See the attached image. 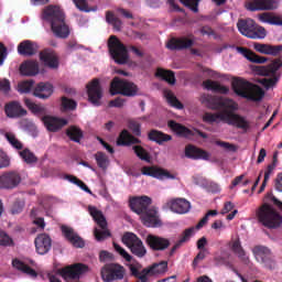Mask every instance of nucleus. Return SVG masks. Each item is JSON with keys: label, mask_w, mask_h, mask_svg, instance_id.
<instances>
[{"label": "nucleus", "mask_w": 282, "mask_h": 282, "mask_svg": "<svg viewBox=\"0 0 282 282\" xmlns=\"http://www.w3.org/2000/svg\"><path fill=\"white\" fill-rule=\"evenodd\" d=\"M200 101L208 109L220 112H205L203 115V121L207 124H213L215 122H225L231 127H237V129H243L245 131L250 128V123L246 118L235 113L239 109V105L230 98L217 97L213 95H203Z\"/></svg>", "instance_id": "obj_1"}, {"label": "nucleus", "mask_w": 282, "mask_h": 282, "mask_svg": "<svg viewBox=\"0 0 282 282\" xmlns=\"http://www.w3.org/2000/svg\"><path fill=\"white\" fill-rule=\"evenodd\" d=\"M43 21L50 23L51 30L57 39L69 36V26L65 22V12L58 6H47L42 13Z\"/></svg>", "instance_id": "obj_2"}, {"label": "nucleus", "mask_w": 282, "mask_h": 282, "mask_svg": "<svg viewBox=\"0 0 282 282\" xmlns=\"http://www.w3.org/2000/svg\"><path fill=\"white\" fill-rule=\"evenodd\" d=\"M234 94L251 102H261L265 96V90L257 84H252L243 78H237L231 84Z\"/></svg>", "instance_id": "obj_3"}, {"label": "nucleus", "mask_w": 282, "mask_h": 282, "mask_svg": "<svg viewBox=\"0 0 282 282\" xmlns=\"http://www.w3.org/2000/svg\"><path fill=\"white\" fill-rule=\"evenodd\" d=\"M257 217L265 228L276 229L282 225V216L272 207V205L264 203L257 212Z\"/></svg>", "instance_id": "obj_4"}, {"label": "nucleus", "mask_w": 282, "mask_h": 282, "mask_svg": "<svg viewBox=\"0 0 282 282\" xmlns=\"http://www.w3.org/2000/svg\"><path fill=\"white\" fill-rule=\"evenodd\" d=\"M237 29L242 36H246L247 39H265L268 36V31H265V28L257 24L254 20L248 18V19H239L237 22Z\"/></svg>", "instance_id": "obj_5"}, {"label": "nucleus", "mask_w": 282, "mask_h": 282, "mask_svg": "<svg viewBox=\"0 0 282 282\" xmlns=\"http://www.w3.org/2000/svg\"><path fill=\"white\" fill-rule=\"evenodd\" d=\"M142 126L138 121L130 120L129 129L132 130L131 134L129 130L123 129L119 137L117 138V147H133V144H142V140H140V135H142Z\"/></svg>", "instance_id": "obj_6"}, {"label": "nucleus", "mask_w": 282, "mask_h": 282, "mask_svg": "<svg viewBox=\"0 0 282 282\" xmlns=\"http://www.w3.org/2000/svg\"><path fill=\"white\" fill-rule=\"evenodd\" d=\"M88 213L101 229L100 230L97 227L94 229L95 238L98 241H105V239L111 237V231L108 229L107 218L105 217V214H102V210L97 209L95 206H88Z\"/></svg>", "instance_id": "obj_7"}, {"label": "nucleus", "mask_w": 282, "mask_h": 282, "mask_svg": "<svg viewBox=\"0 0 282 282\" xmlns=\"http://www.w3.org/2000/svg\"><path fill=\"white\" fill-rule=\"evenodd\" d=\"M140 91L138 85L133 82L122 79L120 77H115L110 83V95L111 96H127L128 98H133Z\"/></svg>", "instance_id": "obj_8"}, {"label": "nucleus", "mask_w": 282, "mask_h": 282, "mask_svg": "<svg viewBox=\"0 0 282 282\" xmlns=\"http://www.w3.org/2000/svg\"><path fill=\"white\" fill-rule=\"evenodd\" d=\"M108 48L110 56L117 65H127L129 63V50L116 35H111L108 40Z\"/></svg>", "instance_id": "obj_9"}, {"label": "nucleus", "mask_w": 282, "mask_h": 282, "mask_svg": "<svg viewBox=\"0 0 282 282\" xmlns=\"http://www.w3.org/2000/svg\"><path fill=\"white\" fill-rule=\"evenodd\" d=\"M121 240L134 257H138L139 259L147 257V247H144V242H142V239H140L138 235L127 231L123 234Z\"/></svg>", "instance_id": "obj_10"}, {"label": "nucleus", "mask_w": 282, "mask_h": 282, "mask_svg": "<svg viewBox=\"0 0 282 282\" xmlns=\"http://www.w3.org/2000/svg\"><path fill=\"white\" fill-rule=\"evenodd\" d=\"M100 274L104 282L122 281L127 274V269L120 263L110 262L101 268Z\"/></svg>", "instance_id": "obj_11"}, {"label": "nucleus", "mask_w": 282, "mask_h": 282, "mask_svg": "<svg viewBox=\"0 0 282 282\" xmlns=\"http://www.w3.org/2000/svg\"><path fill=\"white\" fill-rule=\"evenodd\" d=\"M167 127L176 133L178 138H185L186 140H193L195 135H199L203 140H208V134L197 128L194 130L188 129L186 126L182 123H177L175 120H170L167 122Z\"/></svg>", "instance_id": "obj_12"}, {"label": "nucleus", "mask_w": 282, "mask_h": 282, "mask_svg": "<svg viewBox=\"0 0 282 282\" xmlns=\"http://www.w3.org/2000/svg\"><path fill=\"white\" fill-rule=\"evenodd\" d=\"M89 270L84 263H74L57 270V274L64 279V281H79L82 274H85Z\"/></svg>", "instance_id": "obj_13"}, {"label": "nucleus", "mask_w": 282, "mask_h": 282, "mask_svg": "<svg viewBox=\"0 0 282 282\" xmlns=\"http://www.w3.org/2000/svg\"><path fill=\"white\" fill-rule=\"evenodd\" d=\"M253 254L258 263H261L263 268L268 270H274L276 268V262L272 259V252L268 247L257 246L253 248Z\"/></svg>", "instance_id": "obj_14"}, {"label": "nucleus", "mask_w": 282, "mask_h": 282, "mask_svg": "<svg viewBox=\"0 0 282 282\" xmlns=\"http://www.w3.org/2000/svg\"><path fill=\"white\" fill-rule=\"evenodd\" d=\"M249 12H270L279 8L276 0H251L245 3Z\"/></svg>", "instance_id": "obj_15"}, {"label": "nucleus", "mask_w": 282, "mask_h": 282, "mask_svg": "<svg viewBox=\"0 0 282 282\" xmlns=\"http://www.w3.org/2000/svg\"><path fill=\"white\" fill-rule=\"evenodd\" d=\"M142 175H147L148 177H154V180H175V175L171 174L169 170L164 167H160L158 165H145L141 169Z\"/></svg>", "instance_id": "obj_16"}, {"label": "nucleus", "mask_w": 282, "mask_h": 282, "mask_svg": "<svg viewBox=\"0 0 282 282\" xmlns=\"http://www.w3.org/2000/svg\"><path fill=\"white\" fill-rule=\"evenodd\" d=\"M21 184V174L17 171L4 172L0 175V188L3 191H12Z\"/></svg>", "instance_id": "obj_17"}, {"label": "nucleus", "mask_w": 282, "mask_h": 282, "mask_svg": "<svg viewBox=\"0 0 282 282\" xmlns=\"http://www.w3.org/2000/svg\"><path fill=\"white\" fill-rule=\"evenodd\" d=\"M145 243L154 252H164V250L171 247V240L153 234H149L145 237Z\"/></svg>", "instance_id": "obj_18"}, {"label": "nucleus", "mask_w": 282, "mask_h": 282, "mask_svg": "<svg viewBox=\"0 0 282 282\" xmlns=\"http://www.w3.org/2000/svg\"><path fill=\"white\" fill-rule=\"evenodd\" d=\"M88 100L95 107H100V100L102 98V88L100 87V79L95 78L86 85Z\"/></svg>", "instance_id": "obj_19"}, {"label": "nucleus", "mask_w": 282, "mask_h": 282, "mask_svg": "<svg viewBox=\"0 0 282 282\" xmlns=\"http://www.w3.org/2000/svg\"><path fill=\"white\" fill-rule=\"evenodd\" d=\"M152 200L149 196H134L129 199L131 212L140 216L150 208Z\"/></svg>", "instance_id": "obj_20"}, {"label": "nucleus", "mask_w": 282, "mask_h": 282, "mask_svg": "<svg viewBox=\"0 0 282 282\" xmlns=\"http://www.w3.org/2000/svg\"><path fill=\"white\" fill-rule=\"evenodd\" d=\"M140 217L143 226H147V228H160L162 226L160 213L155 207H150Z\"/></svg>", "instance_id": "obj_21"}, {"label": "nucleus", "mask_w": 282, "mask_h": 282, "mask_svg": "<svg viewBox=\"0 0 282 282\" xmlns=\"http://www.w3.org/2000/svg\"><path fill=\"white\" fill-rule=\"evenodd\" d=\"M195 45V41L186 36L172 37L167 41L165 47L171 52H182V50H191Z\"/></svg>", "instance_id": "obj_22"}, {"label": "nucleus", "mask_w": 282, "mask_h": 282, "mask_svg": "<svg viewBox=\"0 0 282 282\" xmlns=\"http://www.w3.org/2000/svg\"><path fill=\"white\" fill-rule=\"evenodd\" d=\"M34 243L37 254H47L52 250V238L47 234H40Z\"/></svg>", "instance_id": "obj_23"}, {"label": "nucleus", "mask_w": 282, "mask_h": 282, "mask_svg": "<svg viewBox=\"0 0 282 282\" xmlns=\"http://www.w3.org/2000/svg\"><path fill=\"white\" fill-rule=\"evenodd\" d=\"M42 122L46 127L47 131L52 133H56V131H61L63 127H66L67 120L61 119L52 116H44L42 117Z\"/></svg>", "instance_id": "obj_24"}, {"label": "nucleus", "mask_w": 282, "mask_h": 282, "mask_svg": "<svg viewBox=\"0 0 282 282\" xmlns=\"http://www.w3.org/2000/svg\"><path fill=\"white\" fill-rule=\"evenodd\" d=\"M61 229L65 239H67L74 248H83L85 246V240H83L73 228L63 225Z\"/></svg>", "instance_id": "obj_25"}, {"label": "nucleus", "mask_w": 282, "mask_h": 282, "mask_svg": "<svg viewBox=\"0 0 282 282\" xmlns=\"http://www.w3.org/2000/svg\"><path fill=\"white\" fill-rule=\"evenodd\" d=\"M185 158L189 160H210V153L206 150H202L193 144H188L185 147Z\"/></svg>", "instance_id": "obj_26"}, {"label": "nucleus", "mask_w": 282, "mask_h": 282, "mask_svg": "<svg viewBox=\"0 0 282 282\" xmlns=\"http://www.w3.org/2000/svg\"><path fill=\"white\" fill-rule=\"evenodd\" d=\"M40 61H42V63H44V65L51 69L58 68V56L50 48H45L44 51L40 52Z\"/></svg>", "instance_id": "obj_27"}, {"label": "nucleus", "mask_w": 282, "mask_h": 282, "mask_svg": "<svg viewBox=\"0 0 282 282\" xmlns=\"http://www.w3.org/2000/svg\"><path fill=\"white\" fill-rule=\"evenodd\" d=\"M170 209L176 215H186L191 210V202L185 198H174L170 200Z\"/></svg>", "instance_id": "obj_28"}, {"label": "nucleus", "mask_w": 282, "mask_h": 282, "mask_svg": "<svg viewBox=\"0 0 282 282\" xmlns=\"http://www.w3.org/2000/svg\"><path fill=\"white\" fill-rule=\"evenodd\" d=\"M54 94V86L50 83H39L34 90H33V96L35 98H40L41 100H47Z\"/></svg>", "instance_id": "obj_29"}, {"label": "nucleus", "mask_w": 282, "mask_h": 282, "mask_svg": "<svg viewBox=\"0 0 282 282\" xmlns=\"http://www.w3.org/2000/svg\"><path fill=\"white\" fill-rule=\"evenodd\" d=\"M143 270L145 271V274L150 276L166 274L169 271V261L162 260L160 262H154L152 265H149Z\"/></svg>", "instance_id": "obj_30"}, {"label": "nucleus", "mask_w": 282, "mask_h": 282, "mask_svg": "<svg viewBox=\"0 0 282 282\" xmlns=\"http://www.w3.org/2000/svg\"><path fill=\"white\" fill-rule=\"evenodd\" d=\"M237 53L241 54L247 58V61H250V63H257L258 65H263V63H267L268 58L264 56L257 55V53L252 52L248 47L243 46H237Z\"/></svg>", "instance_id": "obj_31"}, {"label": "nucleus", "mask_w": 282, "mask_h": 282, "mask_svg": "<svg viewBox=\"0 0 282 282\" xmlns=\"http://www.w3.org/2000/svg\"><path fill=\"white\" fill-rule=\"evenodd\" d=\"M193 235H195V227H189L187 229H185L180 239L176 241V243L171 248L170 250V257H173V254H175V252L177 250H180V248H182V246H184V243H188L191 241V238L193 237Z\"/></svg>", "instance_id": "obj_32"}, {"label": "nucleus", "mask_w": 282, "mask_h": 282, "mask_svg": "<svg viewBox=\"0 0 282 282\" xmlns=\"http://www.w3.org/2000/svg\"><path fill=\"white\" fill-rule=\"evenodd\" d=\"M39 52V44L30 40H25L18 45V53L21 56H34Z\"/></svg>", "instance_id": "obj_33"}, {"label": "nucleus", "mask_w": 282, "mask_h": 282, "mask_svg": "<svg viewBox=\"0 0 282 282\" xmlns=\"http://www.w3.org/2000/svg\"><path fill=\"white\" fill-rule=\"evenodd\" d=\"M4 111L8 116V118H19L21 116L28 115V110L23 109V107H21V104L17 102V101L8 104L4 107Z\"/></svg>", "instance_id": "obj_34"}, {"label": "nucleus", "mask_w": 282, "mask_h": 282, "mask_svg": "<svg viewBox=\"0 0 282 282\" xmlns=\"http://www.w3.org/2000/svg\"><path fill=\"white\" fill-rule=\"evenodd\" d=\"M20 74L22 76H36L39 74V62L26 61L20 65Z\"/></svg>", "instance_id": "obj_35"}, {"label": "nucleus", "mask_w": 282, "mask_h": 282, "mask_svg": "<svg viewBox=\"0 0 282 282\" xmlns=\"http://www.w3.org/2000/svg\"><path fill=\"white\" fill-rule=\"evenodd\" d=\"M148 139L151 142H156V144H162L163 142H171V140H173V137L171 134H166L160 130H151L148 133Z\"/></svg>", "instance_id": "obj_36"}, {"label": "nucleus", "mask_w": 282, "mask_h": 282, "mask_svg": "<svg viewBox=\"0 0 282 282\" xmlns=\"http://www.w3.org/2000/svg\"><path fill=\"white\" fill-rule=\"evenodd\" d=\"M12 265L13 268H15V270H19L20 272L28 274V276H31V279H36V276H39L36 270L32 269L30 265L25 264L23 261L19 259H14L12 261Z\"/></svg>", "instance_id": "obj_37"}, {"label": "nucleus", "mask_w": 282, "mask_h": 282, "mask_svg": "<svg viewBox=\"0 0 282 282\" xmlns=\"http://www.w3.org/2000/svg\"><path fill=\"white\" fill-rule=\"evenodd\" d=\"M260 23H269V25H282V20L279 15L272 12H263L258 14Z\"/></svg>", "instance_id": "obj_38"}, {"label": "nucleus", "mask_w": 282, "mask_h": 282, "mask_svg": "<svg viewBox=\"0 0 282 282\" xmlns=\"http://www.w3.org/2000/svg\"><path fill=\"white\" fill-rule=\"evenodd\" d=\"M232 253L237 254L241 261L245 263H248V258L246 257V251L243 250V247H241V240L239 238L232 239L229 243Z\"/></svg>", "instance_id": "obj_39"}, {"label": "nucleus", "mask_w": 282, "mask_h": 282, "mask_svg": "<svg viewBox=\"0 0 282 282\" xmlns=\"http://www.w3.org/2000/svg\"><path fill=\"white\" fill-rule=\"evenodd\" d=\"M203 86L208 91H216L217 94H228V91H230L228 87L223 86L221 84L213 82L210 79L203 82Z\"/></svg>", "instance_id": "obj_40"}, {"label": "nucleus", "mask_w": 282, "mask_h": 282, "mask_svg": "<svg viewBox=\"0 0 282 282\" xmlns=\"http://www.w3.org/2000/svg\"><path fill=\"white\" fill-rule=\"evenodd\" d=\"M66 135L72 140V142H76L80 144L82 138H84L83 130L76 126H70L66 129Z\"/></svg>", "instance_id": "obj_41"}, {"label": "nucleus", "mask_w": 282, "mask_h": 282, "mask_svg": "<svg viewBox=\"0 0 282 282\" xmlns=\"http://www.w3.org/2000/svg\"><path fill=\"white\" fill-rule=\"evenodd\" d=\"M155 76L169 83V85H175V73L173 70H166L164 68H158Z\"/></svg>", "instance_id": "obj_42"}, {"label": "nucleus", "mask_w": 282, "mask_h": 282, "mask_svg": "<svg viewBox=\"0 0 282 282\" xmlns=\"http://www.w3.org/2000/svg\"><path fill=\"white\" fill-rule=\"evenodd\" d=\"M132 151L142 162H151V154L142 145H132Z\"/></svg>", "instance_id": "obj_43"}, {"label": "nucleus", "mask_w": 282, "mask_h": 282, "mask_svg": "<svg viewBox=\"0 0 282 282\" xmlns=\"http://www.w3.org/2000/svg\"><path fill=\"white\" fill-rule=\"evenodd\" d=\"M164 95L171 107H174V109H184V104H182V101L177 99V97L173 94V91L166 90Z\"/></svg>", "instance_id": "obj_44"}, {"label": "nucleus", "mask_w": 282, "mask_h": 282, "mask_svg": "<svg viewBox=\"0 0 282 282\" xmlns=\"http://www.w3.org/2000/svg\"><path fill=\"white\" fill-rule=\"evenodd\" d=\"M19 155L26 164H36L39 162V158H36V155L33 154V152L30 151V149H24L20 151Z\"/></svg>", "instance_id": "obj_45"}, {"label": "nucleus", "mask_w": 282, "mask_h": 282, "mask_svg": "<svg viewBox=\"0 0 282 282\" xmlns=\"http://www.w3.org/2000/svg\"><path fill=\"white\" fill-rule=\"evenodd\" d=\"M106 21H107V23H110V25H112L113 29L117 30V32H120V30H122V21L120 19H118L113 14V12H111V11L106 12Z\"/></svg>", "instance_id": "obj_46"}, {"label": "nucleus", "mask_w": 282, "mask_h": 282, "mask_svg": "<svg viewBox=\"0 0 282 282\" xmlns=\"http://www.w3.org/2000/svg\"><path fill=\"white\" fill-rule=\"evenodd\" d=\"M24 105L32 111V113L37 116H43V113H45V107L34 104L30 98H24Z\"/></svg>", "instance_id": "obj_47"}, {"label": "nucleus", "mask_w": 282, "mask_h": 282, "mask_svg": "<svg viewBox=\"0 0 282 282\" xmlns=\"http://www.w3.org/2000/svg\"><path fill=\"white\" fill-rule=\"evenodd\" d=\"M0 247L14 248V239H12V237H10L3 229H0Z\"/></svg>", "instance_id": "obj_48"}, {"label": "nucleus", "mask_w": 282, "mask_h": 282, "mask_svg": "<svg viewBox=\"0 0 282 282\" xmlns=\"http://www.w3.org/2000/svg\"><path fill=\"white\" fill-rule=\"evenodd\" d=\"M62 111H76L78 104L74 99L62 97Z\"/></svg>", "instance_id": "obj_49"}, {"label": "nucleus", "mask_w": 282, "mask_h": 282, "mask_svg": "<svg viewBox=\"0 0 282 282\" xmlns=\"http://www.w3.org/2000/svg\"><path fill=\"white\" fill-rule=\"evenodd\" d=\"M95 160L99 169H107L109 166V156L105 154V152H97L95 154Z\"/></svg>", "instance_id": "obj_50"}, {"label": "nucleus", "mask_w": 282, "mask_h": 282, "mask_svg": "<svg viewBox=\"0 0 282 282\" xmlns=\"http://www.w3.org/2000/svg\"><path fill=\"white\" fill-rule=\"evenodd\" d=\"M281 67H282L281 58H275L272 63H270L267 66L264 74H276V72H279Z\"/></svg>", "instance_id": "obj_51"}, {"label": "nucleus", "mask_w": 282, "mask_h": 282, "mask_svg": "<svg viewBox=\"0 0 282 282\" xmlns=\"http://www.w3.org/2000/svg\"><path fill=\"white\" fill-rule=\"evenodd\" d=\"M32 87H34V80H24L18 85V91H20V94H30Z\"/></svg>", "instance_id": "obj_52"}, {"label": "nucleus", "mask_w": 282, "mask_h": 282, "mask_svg": "<svg viewBox=\"0 0 282 282\" xmlns=\"http://www.w3.org/2000/svg\"><path fill=\"white\" fill-rule=\"evenodd\" d=\"M113 248L116 252L120 254V257H122L126 261H128V263H131V261H133V257L129 254V252H127V250H124V248H122L120 245L113 242Z\"/></svg>", "instance_id": "obj_53"}, {"label": "nucleus", "mask_w": 282, "mask_h": 282, "mask_svg": "<svg viewBox=\"0 0 282 282\" xmlns=\"http://www.w3.org/2000/svg\"><path fill=\"white\" fill-rule=\"evenodd\" d=\"M185 8H189L192 12H199V1L200 0H180Z\"/></svg>", "instance_id": "obj_54"}, {"label": "nucleus", "mask_w": 282, "mask_h": 282, "mask_svg": "<svg viewBox=\"0 0 282 282\" xmlns=\"http://www.w3.org/2000/svg\"><path fill=\"white\" fill-rule=\"evenodd\" d=\"M73 2L76 6V9L80 10V12H91V9H89V4L87 3V0H73Z\"/></svg>", "instance_id": "obj_55"}, {"label": "nucleus", "mask_w": 282, "mask_h": 282, "mask_svg": "<svg viewBox=\"0 0 282 282\" xmlns=\"http://www.w3.org/2000/svg\"><path fill=\"white\" fill-rule=\"evenodd\" d=\"M217 147H221L223 149H226V151H230L231 153H237V145L225 142V141H216Z\"/></svg>", "instance_id": "obj_56"}, {"label": "nucleus", "mask_w": 282, "mask_h": 282, "mask_svg": "<svg viewBox=\"0 0 282 282\" xmlns=\"http://www.w3.org/2000/svg\"><path fill=\"white\" fill-rule=\"evenodd\" d=\"M206 252H208V250L203 249L199 250V252L196 254V257L193 260V268H197V265H199V261H204L206 259Z\"/></svg>", "instance_id": "obj_57"}, {"label": "nucleus", "mask_w": 282, "mask_h": 282, "mask_svg": "<svg viewBox=\"0 0 282 282\" xmlns=\"http://www.w3.org/2000/svg\"><path fill=\"white\" fill-rule=\"evenodd\" d=\"M278 83H279V77H276V76L262 79V85L267 89H272V87H274V85H276Z\"/></svg>", "instance_id": "obj_58"}, {"label": "nucleus", "mask_w": 282, "mask_h": 282, "mask_svg": "<svg viewBox=\"0 0 282 282\" xmlns=\"http://www.w3.org/2000/svg\"><path fill=\"white\" fill-rule=\"evenodd\" d=\"M124 102H127V99L122 97H117L113 100H110L108 104V107H116L118 109L124 107Z\"/></svg>", "instance_id": "obj_59"}, {"label": "nucleus", "mask_w": 282, "mask_h": 282, "mask_svg": "<svg viewBox=\"0 0 282 282\" xmlns=\"http://www.w3.org/2000/svg\"><path fill=\"white\" fill-rule=\"evenodd\" d=\"M116 259V256L109 251H100L99 253V261L105 262V261H113Z\"/></svg>", "instance_id": "obj_60"}, {"label": "nucleus", "mask_w": 282, "mask_h": 282, "mask_svg": "<svg viewBox=\"0 0 282 282\" xmlns=\"http://www.w3.org/2000/svg\"><path fill=\"white\" fill-rule=\"evenodd\" d=\"M7 166H10V158L0 150V169H7Z\"/></svg>", "instance_id": "obj_61"}, {"label": "nucleus", "mask_w": 282, "mask_h": 282, "mask_svg": "<svg viewBox=\"0 0 282 282\" xmlns=\"http://www.w3.org/2000/svg\"><path fill=\"white\" fill-rule=\"evenodd\" d=\"M274 188L278 193H282V172L278 173L274 178Z\"/></svg>", "instance_id": "obj_62"}, {"label": "nucleus", "mask_w": 282, "mask_h": 282, "mask_svg": "<svg viewBox=\"0 0 282 282\" xmlns=\"http://www.w3.org/2000/svg\"><path fill=\"white\" fill-rule=\"evenodd\" d=\"M10 80L3 79L0 82V90L3 91V94H10Z\"/></svg>", "instance_id": "obj_63"}, {"label": "nucleus", "mask_w": 282, "mask_h": 282, "mask_svg": "<svg viewBox=\"0 0 282 282\" xmlns=\"http://www.w3.org/2000/svg\"><path fill=\"white\" fill-rule=\"evenodd\" d=\"M149 274L145 273L144 269L141 271V276L137 278V281L134 282H151V280L149 279Z\"/></svg>", "instance_id": "obj_64"}]
</instances>
